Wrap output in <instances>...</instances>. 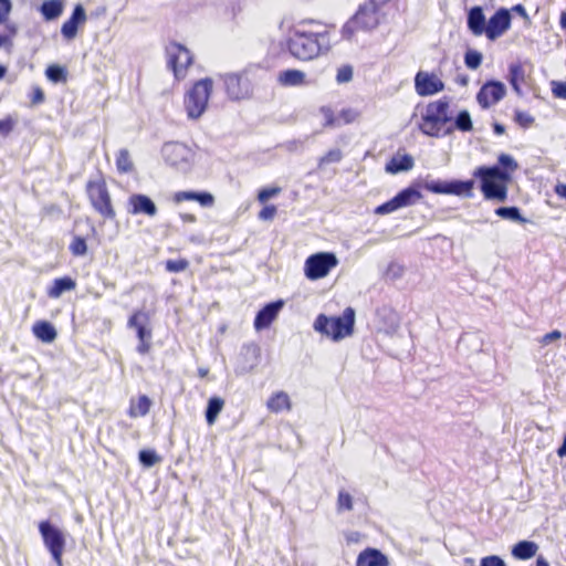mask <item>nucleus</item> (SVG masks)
Returning <instances> with one entry per match:
<instances>
[{"mask_svg": "<svg viewBox=\"0 0 566 566\" xmlns=\"http://www.w3.org/2000/svg\"><path fill=\"white\" fill-rule=\"evenodd\" d=\"M334 23L316 19H302L289 28L285 46L289 53L300 61H311L327 53L331 48V33Z\"/></svg>", "mask_w": 566, "mask_h": 566, "instance_id": "obj_1", "label": "nucleus"}, {"mask_svg": "<svg viewBox=\"0 0 566 566\" xmlns=\"http://www.w3.org/2000/svg\"><path fill=\"white\" fill-rule=\"evenodd\" d=\"M500 166H480L473 171V177L480 178L481 191L485 199L505 201L507 198L506 184L511 174L517 169V163L507 154H501L497 158Z\"/></svg>", "mask_w": 566, "mask_h": 566, "instance_id": "obj_2", "label": "nucleus"}, {"mask_svg": "<svg viewBox=\"0 0 566 566\" xmlns=\"http://www.w3.org/2000/svg\"><path fill=\"white\" fill-rule=\"evenodd\" d=\"M384 8L369 0L359 3L353 15L342 25L340 36L353 41L358 32L370 33L385 20Z\"/></svg>", "mask_w": 566, "mask_h": 566, "instance_id": "obj_3", "label": "nucleus"}, {"mask_svg": "<svg viewBox=\"0 0 566 566\" xmlns=\"http://www.w3.org/2000/svg\"><path fill=\"white\" fill-rule=\"evenodd\" d=\"M449 108L446 97L428 103L418 125L420 132L434 138L451 135L453 128L449 126L451 122Z\"/></svg>", "mask_w": 566, "mask_h": 566, "instance_id": "obj_4", "label": "nucleus"}, {"mask_svg": "<svg viewBox=\"0 0 566 566\" xmlns=\"http://www.w3.org/2000/svg\"><path fill=\"white\" fill-rule=\"evenodd\" d=\"M313 327L316 332L327 336L332 340L339 342L354 334L355 310L348 306L339 316L318 314L314 321Z\"/></svg>", "mask_w": 566, "mask_h": 566, "instance_id": "obj_5", "label": "nucleus"}, {"mask_svg": "<svg viewBox=\"0 0 566 566\" xmlns=\"http://www.w3.org/2000/svg\"><path fill=\"white\" fill-rule=\"evenodd\" d=\"M85 193L92 208L104 220H115L116 211L113 206L112 196L108 190L106 179L102 171H98L94 178H91L86 181Z\"/></svg>", "mask_w": 566, "mask_h": 566, "instance_id": "obj_6", "label": "nucleus"}, {"mask_svg": "<svg viewBox=\"0 0 566 566\" xmlns=\"http://www.w3.org/2000/svg\"><path fill=\"white\" fill-rule=\"evenodd\" d=\"M212 87V80L210 77H206L195 82L186 93L184 105L189 118L197 119L205 113Z\"/></svg>", "mask_w": 566, "mask_h": 566, "instance_id": "obj_7", "label": "nucleus"}, {"mask_svg": "<svg viewBox=\"0 0 566 566\" xmlns=\"http://www.w3.org/2000/svg\"><path fill=\"white\" fill-rule=\"evenodd\" d=\"M167 67L172 72L176 81H184L189 69L195 63L193 53L185 45L171 41L165 49Z\"/></svg>", "mask_w": 566, "mask_h": 566, "instance_id": "obj_8", "label": "nucleus"}, {"mask_svg": "<svg viewBox=\"0 0 566 566\" xmlns=\"http://www.w3.org/2000/svg\"><path fill=\"white\" fill-rule=\"evenodd\" d=\"M39 532L56 566H63V554L66 545L64 533L49 521L39 523Z\"/></svg>", "mask_w": 566, "mask_h": 566, "instance_id": "obj_9", "label": "nucleus"}, {"mask_svg": "<svg viewBox=\"0 0 566 566\" xmlns=\"http://www.w3.org/2000/svg\"><path fill=\"white\" fill-rule=\"evenodd\" d=\"M338 265L337 256L332 252H317L310 255L304 263L305 276L316 281L328 275Z\"/></svg>", "mask_w": 566, "mask_h": 566, "instance_id": "obj_10", "label": "nucleus"}, {"mask_svg": "<svg viewBox=\"0 0 566 566\" xmlns=\"http://www.w3.org/2000/svg\"><path fill=\"white\" fill-rule=\"evenodd\" d=\"M223 83L228 96L232 99H243L252 95L254 76L252 72L243 70L239 73H230L223 76Z\"/></svg>", "mask_w": 566, "mask_h": 566, "instance_id": "obj_11", "label": "nucleus"}, {"mask_svg": "<svg viewBox=\"0 0 566 566\" xmlns=\"http://www.w3.org/2000/svg\"><path fill=\"white\" fill-rule=\"evenodd\" d=\"M474 180H431L420 185L424 190L438 195H453L471 198L473 196Z\"/></svg>", "mask_w": 566, "mask_h": 566, "instance_id": "obj_12", "label": "nucleus"}, {"mask_svg": "<svg viewBox=\"0 0 566 566\" xmlns=\"http://www.w3.org/2000/svg\"><path fill=\"white\" fill-rule=\"evenodd\" d=\"M161 154L166 164L175 168L186 169L193 159L192 149L178 142L165 144Z\"/></svg>", "mask_w": 566, "mask_h": 566, "instance_id": "obj_13", "label": "nucleus"}, {"mask_svg": "<svg viewBox=\"0 0 566 566\" xmlns=\"http://www.w3.org/2000/svg\"><path fill=\"white\" fill-rule=\"evenodd\" d=\"M415 91L421 96H432L444 91L446 85L440 74L436 72L418 71L415 75Z\"/></svg>", "mask_w": 566, "mask_h": 566, "instance_id": "obj_14", "label": "nucleus"}, {"mask_svg": "<svg viewBox=\"0 0 566 566\" xmlns=\"http://www.w3.org/2000/svg\"><path fill=\"white\" fill-rule=\"evenodd\" d=\"M506 90L500 81H488L484 83L476 94V101L481 108L488 109L497 104L504 96Z\"/></svg>", "mask_w": 566, "mask_h": 566, "instance_id": "obj_15", "label": "nucleus"}, {"mask_svg": "<svg viewBox=\"0 0 566 566\" xmlns=\"http://www.w3.org/2000/svg\"><path fill=\"white\" fill-rule=\"evenodd\" d=\"M512 17L507 9L501 8L489 19L485 36L494 41L503 35L511 27Z\"/></svg>", "mask_w": 566, "mask_h": 566, "instance_id": "obj_16", "label": "nucleus"}, {"mask_svg": "<svg viewBox=\"0 0 566 566\" xmlns=\"http://www.w3.org/2000/svg\"><path fill=\"white\" fill-rule=\"evenodd\" d=\"M283 306L284 302L282 300L266 304L256 313L253 322L254 328L256 331H262L270 327V325L276 319Z\"/></svg>", "mask_w": 566, "mask_h": 566, "instance_id": "obj_17", "label": "nucleus"}, {"mask_svg": "<svg viewBox=\"0 0 566 566\" xmlns=\"http://www.w3.org/2000/svg\"><path fill=\"white\" fill-rule=\"evenodd\" d=\"M172 201L175 203H181L185 201H196L202 208H211L216 203L214 196L211 192L193 190L176 191L172 195Z\"/></svg>", "mask_w": 566, "mask_h": 566, "instance_id": "obj_18", "label": "nucleus"}, {"mask_svg": "<svg viewBox=\"0 0 566 566\" xmlns=\"http://www.w3.org/2000/svg\"><path fill=\"white\" fill-rule=\"evenodd\" d=\"M86 21L85 10L82 4H76L72 15L62 24L61 33L67 39L72 40L76 36L80 24H84Z\"/></svg>", "mask_w": 566, "mask_h": 566, "instance_id": "obj_19", "label": "nucleus"}, {"mask_svg": "<svg viewBox=\"0 0 566 566\" xmlns=\"http://www.w3.org/2000/svg\"><path fill=\"white\" fill-rule=\"evenodd\" d=\"M356 566H389V559L379 549L367 547L358 554Z\"/></svg>", "mask_w": 566, "mask_h": 566, "instance_id": "obj_20", "label": "nucleus"}, {"mask_svg": "<svg viewBox=\"0 0 566 566\" xmlns=\"http://www.w3.org/2000/svg\"><path fill=\"white\" fill-rule=\"evenodd\" d=\"M467 24L470 32L475 36L485 35L486 19L480 6L472 7L468 12Z\"/></svg>", "mask_w": 566, "mask_h": 566, "instance_id": "obj_21", "label": "nucleus"}, {"mask_svg": "<svg viewBox=\"0 0 566 566\" xmlns=\"http://www.w3.org/2000/svg\"><path fill=\"white\" fill-rule=\"evenodd\" d=\"M413 166L415 160L411 155L398 151L387 161L385 170L388 174L396 175L401 171H409Z\"/></svg>", "mask_w": 566, "mask_h": 566, "instance_id": "obj_22", "label": "nucleus"}, {"mask_svg": "<svg viewBox=\"0 0 566 566\" xmlns=\"http://www.w3.org/2000/svg\"><path fill=\"white\" fill-rule=\"evenodd\" d=\"M76 287V282L71 276H63L54 279L51 286L46 291L50 298H59L64 292L73 291Z\"/></svg>", "mask_w": 566, "mask_h": 566, "instance_id": "obj_23", "label": "nucleus"}, {"mask_svg": "<svg viewBox=\"0 0 566 566\" xmlns=\"http://www.w3.org/2000/svg\"><path fill=\"white\" fill-rule=\"evenodd\" d=\"M266 407L271 412L280 413L290 411L292 408L291 399L285 391H276L270 396Z\"/></svg>", "mask_w": 566, "mask_h": 566, "instance_id": "obj_24", "label": "nucleus"}, {"mask_svg": "<svg viewBox=\"0 0 566 566\" xmlns=\"http://www.w3.org/2000/svg\"><path fill=\"white\" fill-rule=\"evenodd\" d=\"M33 335L43 343L55 340L57 333L55 327L48 321H38L32 326Z\"/></svg>", "mask_w": 566, "mask_h": 566, "instance_id": "obj_25", "label": "nucleus"}, {"mask_svg": "<svg viewBox=\"0 0 566 566\" xmlns=\"http://www.w3.org/2000/svg\"><path fill=\"white\" fill-rule=\"evenodd\" d=\"M509 82L513 91L521 96L523 94L522 84L525 82V71L521 63H513L509 67Z\"/></svg>", "mask_w": 566, "mask_h": 566, "instance_id": "obj_26", "label": "nucleus"}, {"mask_svg": "<svg viewBox=\"0 0 566 566\" xmlns=\"http://www.w3.org/2000/svg\"><path fill=\"white\" fill-rule=\"evenodd\" d=\"M279 81L284 86H301L306 83L305 73L296 69L281 72L279 74Z\"/></svg>", "mask_w": 566, "mask_h": 566, "instance_id": "obj_27", "label": "nucleus"}, {"mask_svg": "<svg viewBox=\"0 0 566 566\" xmlns=\"http://www.w3.org/2000/svg\"><path fill=\"white\" fill-rule=\"evenodd\" d=\"M64 4L61 0H46L40 7V12L46 21L57 19L63 13Z\"/></svg>", "mask_w": 566, "mask_h": 566, "instance_id": "obj_28", "label": "nucleus"}, {"mask_svg": "<svg viewBox=\"0 0 566 566\" xmlns=\"http://www.w3.org/2000/svg\"><path fill=\"white\" fill-rule=\"evenodd\" d=\"M537 552V545L531 541H521L514 545L512 555L517 559H528L535 556Z\"/></svg>", "mask_w": 566, "mask_h": 566, "instance_id": "obj_29", "label": "nucleus"}, {"mask_svg": "<svg viewBox=\"0 0 566 566\" xmlns=\"http://www.w3.org/2000/svg\"><path fill=\"white\" fill-rule=\"evenodd\" d=\"M395 198L399 207L405 208L415 205L422 198V195L417 189L408 187L399 191Z\"/></svg>", "mask_w": 566, "mask_h": 566, "instance_id": "obj_30", "label": "nucleus"}, {"mask_svg": "<svg viewBox=\"0 0 566 566\" xmlns=\"http://www.w3.org/2000/svg\"><path fill=\"white\" fill-rule=\"evenodd\" d=\"M224 407V400L221 397L213 396L208 400L206 409V420L208 424H213Z\"/></svg>", "mask_w": 566, "mask_h": 566, "instance_id": "obj_31", "label": "nucleus"}, {"mask_svg": "<svg viewBox=\"0 0 566 566\" xmlns=\"http://www.w3.org/2000/svg\"><path fill=\"white\" fill-rule=\"evenodd\" d=\"M115 164L118 172L128 174L134 170V163L127 149H120L115 158Z\"/></svg>", "mask_w": 566, "mask_h": 566, "instance_id": "obj_32", "label": "nucleus"}, {"mask_svg": "<svg viewBox=\"0 0 566 566\" xmlns=\"http://www.w3.org/2000/svg\"><path fill=\"white\" fill-rule=\"evenodd\" d=\"M454 130H460L462 133H468L473 129V123L471 119V115L468 111H461L455 119L454 123L451 125Z\"/></svg>", "mask_w": 566, "mask_h": 566, "instance_id": "obj_33", "label": "nucleus"}, {"mask_svg": "<svg viewBox=\"0 0 566 566\" xmlns=\"http://www.w3.org/2000/svg\"><path fill=\"white\" fill-rule=\"evenodd\" d=\"M45 76L53 83H65L67 81V70L57 64H51L45 70Z\"/></svg>", "mask_w": 566, "mask_h": 566, "instance_id": "obj_34", "label": "nucleus"}, {"mask_svg": "<svg viewBox=\"0 0 566 566\" xmlns=\"http://www.w3.org/2000/svg\"><path fill=\"white\" fill-rule=\"evenodd\" d=\"M337 115H338V119L331 122V123L339 124V126H342V125H349V124H353L354 122H356L360 116V112L355 108L348 107V108H343Z\"/></svg>", "mask_w": 566, "mask_h": 566, "instance_id": "obj_35", "label": "nucleus"}, {"mask_svg": "<svg viewBox=\"0 0 566 566\" xmlns=\"http://www.w3.org/2000/svg\"><path fill=\"white\" fill-rule=\"evenodd\" d=\"M69 250L73 256H83L87 252L86 240L81 235H74Z\"/></svg>", "mask_w": 566, "mask_h": 566, "instance_id": "obj_36", "label": "nucleus"}, {"mask_svg": "<svg viewBox=\"0 0 566 566\" xmlns=\"http://www.w3.org/2000/svg\"><path fill=\"white\" fill-rule=\"evenodd\" d=\"M495 214L504 219L525 222V219L521 216L520 209L516 207H500L495 210Z\"/></svg>", "mask_w": 566, "mask_h": 566, "instance_id": "obj_37", "label": "nucleus"}, {"mask_svg": "<svg viewBox=\"0 0 566 566\" xmlns=\"http://www.w3.org/2000/svg\"><path fill=\"white\" fill-rule=\"evenodd\" d=\"M354 69L350 64H343L336 70L335 80L338 84H346L353 80Z\"/></svg>", "mask_w": 566, "mask_h": 566, "instance_id": "obj_38", "label": "nucleus"}, {"mask_svg": "<svg viewBox=\"0 0 566 566\" xmlns=\"http://www.w3.org/2000/svg\"><path fill=\"white\" fill-rule=\"evenodd\" d=\"M353 496L345 490H340L337 495L336 507L338 512L353 510Z\"/></svg>", "mask_w": 566, "mask_h": 566, "instance_id": "obj_39", "label": "nucleus"}, {"mask_svg": "<svg viewBox=\"0 0 566 566\" xmlns=\"http://www.w3.org/2000/svg\"><path fill=\"white\" fill-rule=\"evenodd\" d=\"M514 122L522 128L527 129L530 128L534 123L535 118L530 113L521 109H516L514 112Z\"/></svg>", "mask_w": 566, "mask_h": 566, "instance_id": "obj_40", "label": "nucleus"}, {"mask_svg": "<svg viewBox=\"0 0 566 566\" xmlns=\"http://www.w3.org/2000/svg\"><path fill=\"white\" fill-rule=\"evenodd\" d=\"M343 158L340 149L335 148L328 150L324 156L318 159V167H323L329 164L339 163Z\"/></svg>", "mask_w": 566, "mask_h": 566, "instance_id": "obj_41", "label": "nucleus"}, {"mask_svg": "<svg viewBox=\"0 0 566 566\" xmlns=\"http://www.w3.org/2000/svg\"><path fill=\"white\" fill-rule=\"evenodd\" d=\"M464 63L468 69L476 70L482 63V54L475 50H469L464 55Z\"/></svg>", "mask_w": 566, "mask_h": 566, "instance_id": "obj_42", "label": "nucleus"}, {"mask_svg": "<svg viewBox=\"0 0 566 566\" xmlns=\"http://www.w3.org/2000/svg\"><path fill=\"white\" fill-rule=\"evenodd\" d=\"M189 261L187 259L167 260L165 262V269L171 273H179L187 270Z\"/></svg>", "mask_w": 566, "mask_h": 566, "instance_id": "obj_43", "label": "nucleus"}, {"mask_svg": "<svg viewBox=\"0 0 566 566\" xmlns=\"http://www.w3.org/2000/svg\"><path fill=\"white\" fill-rule=\"evenodd\" d=\"M282 188L277 186L265 187L259 190L256 199L260 203L264 205L270 198L281 193Z\"/></svg>", "mask_w": 566, "mask_h": 566, "instance_id": "obj_44", "label": "nucleus"}, {"mask_svg": "<svg viewBox=\"0 0 566 566\" xmlns=\"http://www.w3.org/2000/svg\"><path fill=\"white\" fill-rule=\"evenodd\" d=\"M126 210L130 214H137L142 212V195L134 193L129 197L126 203Z\"/></svg>", "mask_w": 566, "mask_h": 566, "instance_id": "obj_45", "label": "nucleus"}, {"mask_svg": "<svg viewBox=\"0 0 566 566\" xmlns=\"http://www.w3.org/2000/svg\"><path fill=\"white\" fill-rule=\"evenodd\" d=\"M400 209L398 202H397V199L394 197L391 198L390 200L384 202L382 205H379L376 209H375V213L377 214H388V213H391L396 210Z\"/></svg>", "mask_w": 566, "mask_h": 566, "instance_id": "obj_46", "label": "nucleus"}, {"mask_svg": "<svg viewBox=\"0 0 566 566\" xmlns=\"http://www.w3.org/2000/svg\"><path fill=\"white\" fill-rule=\"evenodd\" d=\"M15 124L17 120L11 115L0 119V135L3 137L10 135V133L14 129Z\"/></svg>", "mask_w": 566, "mask_h": 566, "instance_id": "obj_47", "label": "nucleus"}, {"mask_svg": "<svg viewBox=\"0 0 566 566\" xmlns=\"http://www.w3.org/2000/svg\"><path fill=\"white\" fill-rule=\"evenodd\" d=\"M29 98H30L31 105H33V106L44 103L45 95H44L42 87L39 85L32 86V90L29 94Z\"/></svg>", "mask_w": 566, "mask_h": 566, "instance_id": "obj_48", "label": "nucleus"}, {"mask_svg": "<svg viewBox=\"0 0 566 566\" xmlns=\"http://www.w3.org/2000/svg\"><path fill=\"white\" fill-rule=\"evenodd\" d=\"M277 213L274 205H265L258 213V218L262 221H271Z\"/></svg>", "mask_w": 566, "mask_h": 566, "instance_id": "obj_49", "label": "nucleus"}, {"mask_svg": "<svg viewBox=\"0 0 566 566\" xmlns=\"http://www.w3.org/2000/svg\"><path fill=\"white\" fill-rule=\"evenodd\" d=\"M12 10L11 0H0V24H8V19Z\"/></svg>", "mask_w": 566, "mask_h": 566, "instance_id": "obj_50", "label": "nucleus"}, {"mask_svg": "<svg viewBox=\"0 0 566 566\" xmlns=\"http://www.w3.org/2000/svg\"><path fill=\"white\" fill-rule=\"evenodd\" d=\"M552 93L556 98L566 99V82L553 81Z\"/></svg>", "mask_w": 566, "mask_h": 566, "instance_id": "obj_51", "label": "nucleus"}, {"mask_svg": "<svg viewBox=\"0 0 566 566\" xmlns=\"http://www.w3.org/2000/svg\"><path fill=\"white\" fill-rule=\"evenodd\" d=\"M480 566H506V564L500 556L490 555L481 559Z\"/></svg>", "mask_w": 566, "mask_h": 566, "instance_id": "obj_52", "label": "nucleus"}, {"mask_svg": "<svg viewBox=\"0 0 566 566\" xmlns=\"http://www.w3.org/2000/svg\"><path fill=\"white\" fill-rule=\"evenodd\" d=\"M161 461L154 450H144V467H151Z\"/></svg>", "mask_w": 566, "mask_h": 566, "instance_id": "obj_53", "label": "nucleus"}, {"mask_svg": "<svg viewBox=\"0 0 566 566\" xmlns=\"http://www.w3.org/2000/svg\"><path fill=\"white\" fill-rule=\"evenodd\" d=\"M139 316H140V313L135 312L130 316V318L128 321V325L135 328L137 337L142 339V322L139 321Z\"/></svg>", "mask_w": 566, "mask_h": 566, "instance_id": "obj_54", "label": "nucleus"}, {"mask_svg": "<svg viewBox=\"0 0 566 566\" xmlns=\"http://www.w3.org/2000/svg\"><path fill=\"white\" fill-rule=\"evenodd\" d=\"M8 34H0V48L11 43V38L17 33V27L14 24H7Z\"/></svg>", "mask_w": 566, "mask_h": 566, "instance_id": "obj_55", "label": "nucleus"}, {"mask_svg": "<svg viewBox=\"0 0 566 566\" xmlns=\"http://www.w3.org/2000/svg\"><path fill=\"white\" fill-rule=\"evenodd\" d=\"M560 337H562V333L559 331L555 329V331H552V332L545 334L541 338L539 343L542 345H548L551 342H553L555 339H559Z\"/></svg>", "mask_w": 566, "mask_h": 566, "instance_id": "obj_56", "label": "nucleus"}, {"mask_svg": "<svg viewBox=\"0 0 566 566\" xmlns=\"http://www.w3.org/2000/svg\"><path fill=\"white\" fill-rule=\"evenodd\" d=\"M323 113L325 115V125L326 126H331V127L339 126V124L331 123V122L338 119V115H335L331 108L323 109Z\"/></svg>", "mask_w": 566, "mask_h": 566, "instance_id": "obj_57", "label": "nucleus"}, {"mask_svg": "<svg viewBox=\"0 0 566 566\" xmlns=\"http://www.w3.org/2000/svg\"><path fill=\"white\" fill-rule=\"evenodd\" d=\"M144 213L154 216L156 213L155 203L146 196H144Z\"/></svg>", "mask_w": 566, "mask_h": 566, "instance_id": "obj_58", "label": "nucleus"}, {"mask_svg": "<svg viewBox=\"0 0 566 566\" xmlns=\"http://www.w3.org/2000/svg\"><path fill=\"white\" fill-rule=\"evenodd\" d=\"M180 220L184 223H195L197 222V216L195 213L190 212H184L179 214Z\"/></svg>", "mask_w": 566, "mask_h": 566, "instance_id": "obj_59", "label": "nucleus"}, {"mask_svg": "<svg viewBox=\"0 0 566 566\" xmlns=\"http://www.w3.org/2000/svg\"><path fill=\"white\" fill-rule=\"evenodd\" d=\"M554 192L563 199H566V184L558 182L554 187Z\"/></svg>", "mask_w": 566, "mask_h": 566, "instance_id": "obj_60", "label": "nucleus"}, {"mask_svg": "<svg viewBox=\"0 0 566 566\" xmlns=\"http://www.w3.org/2000/svg\"><path fill=\"white\" fill-rule=\"evenodd\" d=\"M492 127L495 135H503L505 133L504 125L500 123H493Z\"/></svg>", "mask_w": 566, "mask_h": 566, "instance_id": "obj_61", "label": "nucleus"}, {"mask_svg": "<svg viewBox=\"0 0 566 566\" xmlns=\"http://www.w3.org/2000/svg\"><path fill=\"white\" fill-rule=\"evenodd\" d=\"M559 25L566 31V11H563L559 17Z\"/></svg>", "mask_w": 566, "mask_h": 566, "instance_id": "obj_62", "label": "nucleus"}, {"mask_svg": "<svg viewBox=\"0 0 566 566\" xmlns=\"http://www.w3.org/2000/svg\"><path fill=\"white\" fill-rule=\"evenodd\" d=\"M197 373H198V376L200 378H205L209 374V368H207V367H199Z\"/></svg>", "mask_w": 566, "mask_h": 566, "instance_id": "obj_63", "label": "nucleus"}, {"mask_svg": "<svg viewBox=\"0 0 566 566\" xmlns=\"http://www.w3.org/2000/svg\"><path fill=\"white\" fill-rule=\"evenodd\" d=\"M536 566H549V564L547 563V560L539 556L537 559H536Z\"/></svg>", "mask_w": 566, "mask_h": 566, "instance_id": "obj_64", "label": "nucleus"}]
</instances>
